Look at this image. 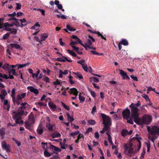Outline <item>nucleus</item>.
<instances>
[{"mask_svg": "<svg viewBox=\"0 0 159 159\" xmlns=\"http://www.w3.org/2000/svg\"><path fill=\"white\" fill-rule=\"evenodd\" d=\"M21 105V106L18 109L16 115H18L19 116L23 115H27L28 113L25 110L30 109L31 108V106L26 102H24V103H22Z\"/></svg>", "mask_w": 159, "mask_h": 159, "instance_id": "obj_1", "label": "nucleus"}, {"mask_svg": "<svg viewBox=\"0 0 159 159\" xmlns=\"http://www.w3.org/2000/svg\"><path fill=\"white\" fill-rule=\"evenodd\" d=\"M152 120V118L151 116L145 114L143 116L142 119L139 117L136 123L139 125H142L143 124L149 125Z\"/></svg>", "mask_w": 159, "mask_h": 159, "instance_id": "obj_2", "label": "nucleus"}, {"mask_svg": "<svg viewBox=\"0 0 159 159\" xmlns=\"http://www.w3.org/2000/svg\"><path fill=\"white\" fill-rule=\"evenodd\" d=\"M133 105V103H132L129 107L131 108V117L133 119L134 121L136 123L139 118V114L138 112L139 109L137 107L132 106Z\"/></svg>", "mask_w": 159, "mask_h": 159, "instance_id": "obj_3", "label": "nucleus"}, {"mask_svg": "<svg viewBox=\"0 0 159 159\" xmlns=\"http://www.w3.org/2000/svg\"><path fill=\"white\" fill-rule=\"evenodd\" d=\"M133 144L131 142L125 144L124 146V154L129 157H131L134 153V149L133 148Z\"/></svg>", "mask_w": 159, "mask_h": 159, "instance_id": "obj_4", "label": "nucleus"}, {"mask_svg": "<svg viewBox=\"0 0 159 159\" xmlns=\"http://www.w3.org/2000/svg\"><path fill=\"white\" fill-rule=\"evenodd\" d=\"M148 130L152 135L159 136V127L156 126H153L151 128L149 126L147 127Z\"/></svg>", "mask_w": 159, "mask_h": 159, "instance_id": "obj_5", "label": "nucleus"}, {"mask_svg": "<svg viewBox=\"0 0 159 159\" xmlns=\"http://www.w3.org/2000/svg\"><path fill=\"white\" fill-rule=\"evenodd\" d=\"M103 120V124L111 125V118L104 114L101 113L100 114Z\"/></svg>", "mask_w": 159, "mask_h": 159, "instance_id": "obj_6", "label": "nucleus"}, {"mask_svg": "<svg viewBox=\"0 0 159 159\" xmlns=\"http://www.w3.org/2000/svg\"><path fill=\"white\" fill-rule=\"evenodd\" d=\"M17 112L15 111H13V114H14L13 116V119H16L15 123L16 124H23V121L21 120V116H19L18 115H16Z\"/></svg>", "mask_w": 159, "mask_h": 159, "instance_id": "obj_7", "label": "nucleus"}, {"mask_svg": "<svg viewBox=\"0 0 159 159\" xmlns=\"http://www.w3.org/2000/svg\"><path fill=\"white\" fill-rule=\"evenodd\" d=\"M130 115V110L126 108L125 110H123L122 111V115L124 119H128L129 118Z\"/></svg>", "mask_w": 159, "mask_h": 159, "instance_id": "obj_8", "label": "nucleus"}, {"mask_svg": "<svg viewBox=\"0 0 159 159\" xmlns=\"http://www.w3.org/2000/svg\"><path fill=\"white\" fill-rule=\"evenodd\" d=\"M120 75L122 76V78L124 80L125 79L130 80L129 76L127 75L126 73L125 72L122 70H119Z\"/></svg>", "mask_w": 159, "mask_h": 159, "instance_id": "obj_9", "label": "nucleus"}, {"mask_svg": "<svg viewBox=\"0 0 159 159\" xmlns=\"http://www.w3.org/2000/svg\"><path fill=\"white\" fill-rule=\"evenodd\" d=\"M27 89L32 93H33L35 94H37L39 93L38 90L34 88L33 87L29 86L27 87Z\"/></svg>", "mask_w": 159, "mask_h": 159, "instance_id": "obj_10", "label": "nucleus"}, {"mask_svg": "<svg viewBox=\"0 0 159 159\" xmlns=\"http://www.w3.org/2000/svg\"><path fill=\"white\" fill-rule=\"evenodd\" d=\"M2 146L7 151V152H10V147L9 145H7L6 142L3 141L2 142Z\"/></svg>", "mask_w": 159, "mask_h": 159, "instance_id": "obj_11", "label": "nucleus"}, {"mask_svg": "<svg viewBox=\"0 0 159 159\" xmlns=\"http://www.w3.org/2000/svg\"><path fill=\"white\" fill-rule=\"evenodd\" d=\"M10 48L11 49L13 48H14L16 49H22V48L20 45L17 43H11L10 44Z\"/></svg>", "mask_w": 159, "mask_h": 159, "instance_id": "obj_12", "label": "nucleus"}, {"mask_svg": "<svg viewBox=\"0 0 159 159\" xmlns=\"http://www.w3.org/2000/svg\"><path fill=\"white\" fill-rule=\"evenodd\" d=\"M29 120L27 121H29L31 124H33L34 122V116L33 114L31 112L30 113V115L28 116Z\"/></svg>", "mask_w": 159, "mask_h": 159, "instance_id": "obj_13", "label": "nucleus"}, {"mask_svg": "<svg viewBox=\"0 0 159 159\" xmlns=\"http://www.w3.org/2000/svg\"><path fill=\"white\" fill-rule=\"evenodd\" d=\"M49 148L50 149L52 150H53V151L54 152H58L61 151V149L59 148H57V147L51 144H50L49 145Z\"/></svg>", "mask_w": 159, "mask_h": 159, "instance_id": "obj_14", "label": "nucleus"}, {"mask_svg": "<svg viewBox=\"0 0 159 159\" xmlns=\"http://www.w3.org/2000/svg\"><path fill=\"white\" fill-rule=\"evenodd\" d=\"M32 124H31L30 122L26 121L25 122V126L26 128L29 130L30 131H32L31 128Z\"/></svg>", "mask_w": 159, "mask_h": 159, "instance_id": "obj_15", "label": "nucleus"}, {"mask_svg": "<svg viewBox=\"0 0 159 159\" xmlns=\"http://www.w3.org/2000/svg\"><path fill=\"white\" fill-rule=\"evenodd\" d=\"M54 4L57 5L58 8L60 10H61L62 11H64V10L62 9L63 7L61 4H59V1L57 0H55L54 1Z\"/></svg>", "mask_w": 159, "mask_h": 159, "instance_id": "obj_16", "label": "nucleus"}, {"mask_svg": "<svg viewBox=\"0 0 159 159\" xmlns=\"http://www.w3.org/2000/svg\"><path fill=\"white\" fill-rule=\"evenodd\" d=\"M78 92L75 88L70 89V94H73L75 96H77Z\"/></svg>", "mask_w": 159, "mask_h": 159, "instance_id": "obj_17", "label": "nucleus"}, {"mask_svg": "<svg viewBox=\"0 0 159 159\" xmlns=\"http://www.w3.org/2000/svg\"><path fill=\"white\" fill-rule=\"evenodd\" d=\"M5 135V128L2 127L0 129V135L1 137V139H3Z\"/></svg>", "mask_w": 159, "mask_h": 159, "instance_id": "obj_18", "label": "nucleus"}, {"mask_svg": "<svg viewBox=\"0 0 159 159\" xmlns=\"http://www.w3.org/2000/svg\"><path fill=\"white\" fill-rule=\"evenodd\" d=\"M3 104L5 105H7L6 108H4V109H7L8 111L10 107V105L8 103V101L7 99H5L4 100Z\"/></svg>", "mask_w": 159, "mask_h": 159, "instance_id": "obj_19", "label": "nucleus"}, {"mask_svg": "<svg viewBox=\"0 0 159 159\" xmlns=\"http://www.w3.org/2000/svg\"><path fill=\"white\" fill-rule=\"evenodd\" d=\"M48 105L53 111H54L56 110V109L57 108V106L53 102H49Z\"/></svg>", "mask_w": 159, "mask_h": 159, "instance_id": "obj_20", "label": "nucleus"}, {"mask_svg": "<svg viewBox=\"0 0 159 159\" xmlns=\"http://www.w3.org/2000/svg\"><path fill=\"white\" fill-rule=\"evenodd\" d=\"M48 34L45 33L42 34L41 35V38H40L41 41H45L46 39L48 38Z\"/></svg>", "mask_w": 159, "mask_h": 159, "instance_id": "obj_21", "label": "nucleus"}, {"mask_svg": "<svg viewBox=\"0 0 159 159\" xmlns=\"http://www.w3.org/2000/svg\"><path fill=\"white\" fill-rule=\"evenodd\" d=\"M81 138L84 139V136L82 134L80 133L78 136L77 139L75 140V143H79V141Z\"/></svg>", "mask_w": 159, "mask_h": 159, "instance_id": "obj_22", "label": "nucleus"}, {"mask_svg": "<svg viewBox=\"0 0 159 159\" xmlns=\"http://www.w3.org/2000/svg\"><path fill=\"white\" fill-rule=\"evenodd\" d=\"M128 134V131L127 130L123 129L121 131V134L122 136L124 137H125Z\"/></svg>", "mask_w": 159, "mask_h": 159, "instance_id": "obj_23", "label": "nucleus"}, {"mask_svg": "<svg viewBox=\"0 0 159 159\" xmlns=\"http://www.w3.org/2000/svg\"><path fill=\"white\" fill-rule=\"evenodd\" d=\"M120 43L124 46H126L128 45V42L126 39H122L120 42Z\"/></svg>", "mask_w": 159, "mask_h": 159, "instance_id": "obj_24", "label": "nucleus"}, {"mask_svg": "<svg viewBox=\"0 0 159 159\" xmlns=\"http://www.w3.org/2000/svg\"><path fill=\"white\" fill-rule=\"evenodd\" d=\"M73 74H75L76 75V78H78L79 79L81 80L83 79L82 75L81 74H79L78 72L75 73L72 72Z\"/></svg>", "mask_w": 159, "mask_h": 159, "instance_id": "obj_25", "label": "nucleus"}, {"mask_svg": "<svg viewBox=\"0 0 159 159\" xmlns=\"http://www.w3.org/2000/svg\"><path fill=\"white\" fill-rule=\"evenodd\" d=\"M40 70L38 69L36 73H33L32 75V77L34 78H37L38 77V75L40 73Z\"/></svg>", "mask_w": 159, "mask_h": 159, "instance_id": "obj_26", "label": "nucleus"}, {"mask_svg": "<svg viewBox=\"0 0 159 159\" xmlns=\"http://www.w3.org/2000/svg\"><path fill=\"white\" fill-rule=\"evenodd\" d=\"M2 68L4 70H10L11 69V67L9 66V65L8 64H5L2 67Z\"/></svg>", "mask_w": 159, "mask_h": 159, "instance_id": "obj_27", "label": "nucleus"}, {"mask_svg": "<svg viewBox=\"0 0 159 159\" xmlns=\"http://www.w3.org/2000/svg\"><path fill=\"white\" fill-rule=\"evenodd\" d=\"M29 63H26L25 64H18L17 66H18V69H19L20 68H22L23 67L28 66L30 65Z\"/></svg>", "mask_w": 159, "mask_h": 159, "instance_id": "obj_28", "label": "nucleus"}, {"mask_svg": "<svg viewBox=\"0 0 159 159\" xmlns=\"http://www.w3.org/2000/svg\"><path fill=\"white\" fill-rule=\"evenodd\" d=\"M9 72L10 73H12V74L15 76H18L19 75L16 73V71L15 69H12L11 70H10L9 71Z\"/></svg>", "mask_w": 159, "mask_h": 159, "instance_id": "obj_29", "label": "nucleus"}, {"mask_svg": "<svg viewBox=\"0 0 159 159\" xmlns=\"http://www.w3.org/2000/svg\"><path fill=\"white\" fill-rule=\"evenodd\" d=\"M104 126L103 128V129L106 131H107L108 130L109 127L111 125H109L108 124H103Z\"/></svg>", "mask_w": 159, "mask_h": 159, "instance_id": "obj_30", "label": "nucleus"}, {"mask_svg": "<svg viewBox=\"0 0 159 159\" xmlns=\"http://www.w3.org/2000/svg\"><path fill=\"white\" fill-rule=\"evenodd\" d=\"M37 131L38 133L40 135L43 132V128L40 126L38 127L37 129Z\"/></svg>", "mask_w": 159, "mask_h": 159, "instance_id": "obj_31", "label": "nucleus"}, {"mask_svg": "<svg viewBox=\"0 0 159 159\" xmlns=\"http://www.w3.org/2000/svg\"><path fill=\"white\" fill-rule=\"evenodd\" d=\"M148 89L147 90V91L149 92L152 91L155 92L156 93L159 94L158 92H157V91H156L155 88L153 89L151 87H148Z\"/></svg>", "mask_w": 159, "mask_h": 159, "instance_id": "obj_32", "label": "nucleus"}, {"mask_svg": "<svg viewBox=\"0 0 159 159\" xmlns=\"http://www.w3.org/2000/svg\"><path fill=\"white\" fill-rule=\"evenodd\" d=\"M61 135L60 133H53L52 135V137L53 138H58L60 136H61Z\"/></svg>", "mask_w": 159, "mask_h": 159, "instance_id": "obj_33", "label": "nucleus"}, {"mask_svg": "<svg viewBox=\"0 0 159 159\" xmlns=\"http://www.w3.org/2000/svg\"><path fill=\"white\" fill-rule=\"evenodd\" d=\"M71 38L72 39H75V40H76L79 43L81 42V41L78 38V37L75 35H72Z\"/></svg>", "mask_w": 159, "mask_h": 159, "instance_id": "obj_34", "label": "nucleus"}, {"mask_svg": "<svg viewBox=\"0 0 159 159\" xmlns=\"http://www.w3.org/2000/svg\"><path fill=\"white\" fill-rule=\"evenodd\" d=\"M42 147L45 150H47L48 148L47 143H46L42 142L41 143Z\"/></svg>", "mask_w": 159, "mask_h": 159, "instance_id": "obj_35", "label": "nucleus"}, {"mask_svg": "<svg viewBox=\"0 0 159 159\" xmlns=\"http://www.w3.org/2000/svg\"><path fill=\"white\" fill-rule=\"evenodd\" d=\"M145 107H147V106L143 105H142L140 107L141 111L144 113H145L147 112V111L144 108Z\"/></svg>", "mask_w": 159, "mask_h": 159, "instance_id": "obj_36", "label": "nucleus"}, {"mask_svg": "<svg viewBox=\"0 0 159 159\" xmlns=\"http://www.w3.org/2000/svg\"><path fill=\"white\" fill-rule=\"evenodd\" d=\"M47 127L48 128V130L49 131H52L53 130V126L50 124L47 125Z\"/></svg>", "mask_w": 159, "mask_h": 159, "instance_id": "obj_37", "label": "nucleus"}, {"mask_svg": "<svg viewBox=\"0 0 159 159\" xmlns=\"http://www.w3.org/2000/svg\"><path fill=\"white\" fill-rule=\"evenodd\" d=\"M10 33H7L4 35H3V39L4 40L6 39H7L9 36L10 35Z\"/></svg>", "mask_w": 159, "mask_h": 159, "instance_id": "obj_38", "label": "nucleus"}, {"mask_svg": "<svg viewBox=\"0 0 159 159\" xmlns=\"http://www.w3.org/2000/svg\"><path fill=\"white\" fill-rule=\"evenodd\" d=\"M86 44L87 47H88L89 46H91L92 42L90 39H88L86 42Z\"/></svg>", "mask_w": 159, "mask_h": 159, "instance_id": "obj_39", "label": "nucleus"}, {"mask_svg": "<svg viewBox=\"0 0 159 159\" xmlns=\"http://www.w3.org/2000/svg\"><path fill=\"white\" fill-rule=\"evenodd\" d=\"M88 122L89 123V124L92 125H94L96 123V122H95V121L93 120H88Z\"/></svg>", "mask_w": 159, "mask_h": 159, "instance_id": "obj_40", "label": "nucleus"}, {"mask_svg": "<svg viewBox=\"0 0 159 159\" xmlns=\"http://www.w3.org/2000/svg\"><path fill=\"white\" fill-rule=\"evenodd\" d=\"M136 139L138 142H139V141H140V140L142 139V138L137 134H136L135 137L133 138V139Z\"/></svg>", "mask_w": 159, "mask_h": 159, "instance_id": "obj_41", "label": "nucleus"}, {"mask_svg": "<svg viewBox=\"0 0 159 159\" xmlns=\"http://www.w3.org/2000/svg\"><path fill=\"white\" fill-rule=\"evenodd\" d=\"M78 43V41H77L76 40L74 41L72 40V39H70V45H74L75 44H77Z\"/></svg>", "mask_w": 159, "mask_h": 159, "instance_id": "obj_42", "label": "nucleus"}, {"mask_svg": "<svg viewBox=\"0 0 159 159\" xmlns=\"http://www.w3.org/2000/svg\"><path fill=\"white\" fill-rule=\"evenodd\" d=\"M34 10H37L38 11H40V12L41 13L42 15H45V11L43 10V9H37L36 8H34Z\"/></svg>", "mask_w": 159, "mask_h": 159, "instance_id": "obj_43", "label": "nucleus"}, {"mask_svg": "<svg viewBox=\"0 0 159 159\" xmlns=\"http://www.w3.org/2000/svg\"><path fill=\"white\" fill-rule=\"evenodd\" d=\"M17 31L16 29L12 28L10 33L12 34H16L17 33Z\"/></svg>", "mask_w": 159, "mask_h": 159, "instance_id": "obj_44", "label": "nucleus"}, {"mask_svg": "<svg viewBox=\"0 0 159 159\" xmlns=\"http://www.w3.org/2000/svg\"><path fill=\"white\" fill-rule=\"evenodd\" d=\"M89 91L90 92L92 96L94 98H95L96 97V94L94 92L91 90L90 89H89Z\"/></svg>", "mask_w": 159, "mask_h": 159, "instance_id": "obj_45", "label": "nucleus"}, {"mask_svg": "<svg viewBox=\"0 0 159 159\" xmlns=\"http://www.w3.org/2000/svg\"><path fill=\"white\" fill-rule=\"evenodd\" d=\"M61 105L62 106L65 108L67 110H70V107H68L66 106V105L64 103L62 102H61Z\"/></svg>", "mask_w": 159, "mask_h": 159, "instance_id": "obj_46", "label": "nucleus"}, {"mask_svg": "<svg viewBox=\"0 0 159 159\" xmlns=\"http://www.w3.org/2000/svg\"><path fill=\"white\" fill-rule=\"evenodd\" d=\"M12 139L17 144L18 146H20V145L21 143L20 142L18 141L17 140L14 138H12Z\"/></svg>", "mask_w": 159, "mask_h": 159, "instance_id": "obj_47", "label": "nucleus"}, {"mask_svg": "<svg viewBox=\"0 0 159 159\" xmlns=\"http://www.w3.org/2000/svg\"><path fill=\"white\" fill-rule=\"evenodd\" d=\"M79 134V131L78 130H77L75 132L70 133V135L73 136V137L74 138L75 135H77Z\"/></svg>", "mask_w": 159, "mask_h": 159, "instance_id": "obj_48", "label": "nucleus"}, {"mask_svg": "<svg viewBox=\"0 0 159 159\" xmlns=\"http://www.w3.org/2000/svg\"><path fill=\"white\" fill-rule=\"evenodd\" d=\"M77 62L80 64L82 66L85 65V61L84 60H82L79 61Z\"/></svg>", "mask_w": 159, "mask_h": 159, "instance_id": "obj_49", "label": "nucleus"}, {"mask_svg": "<svg viewBox=\"0 0 159 159\" xmlns=\"http://www.w3.org/2000/svg\"><path fill=\"white\" fill-rule=\"evenodd\" d=\"M44 153L45 156L46 157H49L51 155V153L48 152L47 150H45Z\"/></svg>", "mask_w": 159, "mask_h": 159, "instance_id": "obj_50", "label": "nucleus"}, {"mask_svg": "<svg viewBox=\"0 0 159 159\" xmlns=\"http://www.w3.org/2000/svg\"><path fill=\"white\" fill-rule=\"evenodd\" d=\"M142 97L145 98L147 101H150V99H149L148 95L145 94H144L142 96Z\"/></svg>", "mask_w": 159, "mask_h": 159, "instance_id": "obj_51", "label": "nucleus"}, {"mask_svg": "<svg viewBox=\"0 0 159 159\" xmlns=\"http://www.w3.org/2000/svg\"><path fill=\"white\" fill-rule=\"evenodd\" d=\"M79 100L80 101V102H82L84 101L85 100V98L84 97L80 95H79Z\"/></svg>", "mask_w": 159, "mask_h": 159, "instance_id": "obj_52", "label": "nucleus"}, {"mask_svg": "<svg viewBox=\"0 0 159 159\" xmlns=\"http://www.w3.org/2000/svg\"><path fill=\"white\" fill-rule=\"evenodd\" d=\"M71 47L73 48V50L75 52H77L78 50H80V48L78 47H76L75 45H71Z\"/></svg>", "mask_w": 159, "mask_h": 159, "instance_id": "obj_53", "label": "nucleus"}, {"mask_svg": "<svg viewBox=\"0 0 159 159\" xmlns=\"http://www.w3.org/2000/svg\"><path fill=\"white\" fill-rule=\"evenodd\" d=\"M93 79L94 82H99L98 79L96 77H92L90 79V81H91V80Z\"/></svg>", "mask_w": 159, "mask_h": 159, "instance_id": "obj_54", "label": "nucleus"}, {"mask_svg": "<svg viewBox=\"0 0 159 159\" xmlns=\"http://www.w3.org/2000/svg\"><path fill=\"white\" fill-rule=\"evenodd\" d=\"M40 26V25L39 24V22L36 23L34 25V26H33L32 27V29H36L37 30V29H36V28H35V27H39Z\"/></svg>", "mask_w": 159, "mask_h": 159, "instance_id": "obj_55", "label": "nucleus"}, {"mask_svg": "<svg viewBox=\"0 0 159 159\" xmlns=\"http://www.w3.org/2000/svg\"><path fill=\"white\" fill-rule=\"evenodd\" d=\"M132 119L133 118L132 117H130L128 119H126L127 120V122L129 124H134V122L133 121Z\"/></svg>", "mask_w": 159, "mask_h": 159, "instance_id": "obj_56", "label": "nucleus"}, {"mask_svg": "<svg viewBox=\"0 0 159 159\" xmlns=\"http://www.w3.org/2000/svg\"><path fill=\"white\" fill-rule=\"evenodd\" d=\"M97 34L99 37H101V38L102 39H104L105 40H106L107 39L106 38L104 37L103 35L101 34L98 31V32L97 33Z\"/></svg>", "mask_w": 159, "mask_h": 159, "instance_id": "obj_57", "label": "nucleus"}, {"mask_svg": "<svg viewBox=\"0 0 159 159\" xmlns=\"http://www.w3.org/2000/svg\"><path fill=\"white\" fill-rule=\"evenodd\" d=\"M71 127L75 129H78L79 128V126L76 125L75 124H73L72 122L71 123Z\"/></svg>", "mask_w": 159, "mask_h": 159, "instance_id": "obj_58", "label": "nucleus"}, {"mask_svg": "<svg viewBox=\"0 0 159 159\" xmlns=\"http://www.w3.org/2000/svg\"><path fill=\"white\" fill-rule=\"evenodd\" d=\"M36 104H38L40 106H45L46 104L42 102H37L36 103Z\"/></svg>", "mask_w": 159, "mask_h": 159, "instance_id": "obj_59", "label": "nucleus"}, {"mask_svg": "<svg viewBox=\"0 0 159 159\" xmlns=\"http://www.w3.org/2000/svg\"><path fill=\"white\" fill-rule=\"evenodd\" d=\"M53 84L54 85H57L60 84L61 83L60 81L57 79L53 82Z\"/></svg>", "mask_w": 159, "mask_h": 159, "instance_id": "obj_60", "label": "nucleus"}, {"mask_svg": "<svg viewBox=\"0 0 159 159\" xmlns=\"http://www.w3.org/2000/svg\"><path fill=\"white\" fill-rule=\"evenodd\" d=\"M34 40L37 42H39V43L42 44L41 40H40L39 37L37 36H35L34 38Z\"/></svg>", "mask_w": 159, "mask_h": 159, "instance_id": "obj_61", "label": "nucleus"}, {"mask_svg": "<svg viewBox=\"0 0 159 159\" xmlns=\"http://www.w3.org/2000/svg\"><path fill=\"white\" fill-rule=\"evenodd\" d=\"M133 105L132 106L133 107H139L141 105L140 102V101H137V102L136 104H134L133 103Z\"/></svg>", "mask_w": 159, "mask_h": 159, "instance_id": "obj_62", "label": "nucleus"}, {"mask_svg": "<svg viewBox=\"0 0 159 159\" xmlns=\"http://www.w3.org/2000/svg\"><path fill=\"white\" fill-rule=\"evenodd\" d=\"M16 5H17V7L16 8V9L19 10L21 9V6L20 4L18 3H16Z\"/></svg>", "mask_w": 159, "mask_h": 159, "instance_id": "obj_63", "label": "nucleus"}, {"mask_svg": "<svg viewBox=\"0 0 159 159\" xmlns=\"http://www.w3.org/2000/svg\"><path fill=\"white\" fill-rule=\"evenodd\" d=\"M13 24L17 27H19L20 26V23L18 20H15V23H13Z\"/></svg>", "mask_w": 159, "mask_h": 159, "instance_id": "obj_64", "label": "nucleus"}]
</instances>
